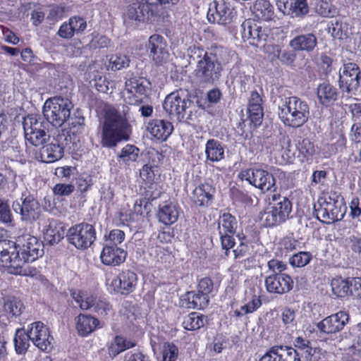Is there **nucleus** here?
I'll list each match as a JSON object with an SVG mask.
<instances>
[{
  "label": "nucleus",
  "mask_w": 361,
  "mask_h": 361,
  "mask_svg": "<svg viewBox=\"0 0 361 361\" xmlns=\"http://www.w3.org/2000/svg\"><path fill=\"white\" fill-rule=\"evenodd\" d=\"M259 221L261 224L267 227H274L283 223L280 215L272 207L269 202V206L259 214Z\"/></svg>",
  "instance_id": "58836bf2"
},
{
  "label": "nucleus",
  "mask_w": 361,
  "mask_h": 361,
  "mask_svg": "<svg viewBox=\"0 0 361 361\" xmlns=\"http://www.w3.org/2000/svg\"><path fill=\"white\" fill-rule=\"evenodd\" d=\"M68 22L75 34L83 32L87 27L86 20L80 16H73L69 18Z\"/></svg>",
  "instance_id": "6e6d98bb"
},
{
  "label": "nucleus",
  "mask_w": 361,
  "mask_h": 361,
  "mask_svg": "<svg viewBox=\"0 0 361 361\" xmlns=\"http://www.w3.org/2000/svg\"><path fill=\"white\" fill-rule=\"evenodd\" d=\"M317 93L319 102L324 106L330 105L338 98L337 89L329 82L319 85Z\"/></svg>",
  "instance_id": "72a5a7b5"
},
{
  "label": "nucleus",
  "mask_w": 361,
  "mask_h": 361,
  "mask_svg": "<svg viewBox=\"0 0 361 361\" xmlns=\"http://www.w3.org/2000/svg\"><path fill=\"white\" fill-rule=\"evenodd\" d=\"M137 283V274L130 270H124L112 279L110 287L114 293L128 295L135 290Z\"/></svg>",
  "instance_id": "6ab92c4d"
},
{
  "label": "nucleus",
  "mask_w": 361,
  "mask_h": 361,
  "mask_svg": "<svg viewBox=\"0 0 361 361\" xmlns=\"http://www.w3.org/2000/svg\"><path fill=\"white\" fill-rule=\"evenodd\" d=\"M3 312L9 317H17L20 316L25 308L23 302L17 297L7 295L2 298Z\"/></svg>",
  "instance_id": "f704fd0d"
},
{
  "label": "nucleus",
  "mask_w": 361,
  "mask_h": 361,
  "mask_svg": "<svg viewBox=\"0 0 361 361\" xmlns=\"http://www.w3.org/2000/svg\"><path fill=\"white\" fill-rule=\"evenodd\" d=\"M58 35L59 37L64 39H71L72 38L75 33L70 25L69 22H64L59 27L58 31Z\"/></svg>",
  "instance_id": "338daca9"
},
{
  "label": "nucleus",
  "mask_w": 361,
  "mask_h": 361,
  "mask_svg": "<svg viewBox=\"0 0 361 361\" xmlns=\"http://www.w3.org/2000/svg\"><path fill=\"white\" fill-rule=\"evenodd\" d=\"M240 34L245 42L253 46H258L261 42H266L269 30L263 27L260 23L252 19L245 20L240 26Z\"/></svg>",
  "instance_id": "2eb2a0df"
},
{
  "label": "nucleus",
  "mask_w": 361,
  "mask_h": 361,
  "mask_svg": "<svg viewBox=\"0 0 361 361\" xmlns=\"http://www.w3.org/2000/svg\"><path fill=\"white\" fill-rule=\"evenodd\" d=\"M65 234L64 229L61 224L51 222L44 233V240L50 245L59 243Z\"/></svg>",
  "instance_id": "ea45409f"
},
{
  "label": "nucleus",
  "mask_w": 361,
  "mask_h": 361,
  "mask_svg": "<svg viewBox=\"0 0 361 361\" xmlns=\"http://www.w3.org/2000/svg\"><path fill=\"white\" fill-rule=\"evenodd\" d=\"M278 108L279 117L285 126L299 128L308 121L309 105L298 97L281 99L278 104Z\"/></svg>",
  "instance_id": "39448f33"
},
{
  "label": "nucleus",
  "mask_w": 361,
  "mask_h": 361,
  "mask_svg": "<svg viewBox=\"0 0 361 361\" xmlns=\"http://www.w3.org/2000/svg\"><path fill=\"white\" fill-rule=\"evenodd\" d=\"M13 209L21 216L23 221H32L38 219L40 208L38 201L32 196L27 195L16 200L12 204Z\"/></svg>",
  "instance_id": "dca6fc26"
},
{
  "label": "nucleus",
  "mask_w": 361,
  "mask_h": 361,
  "mask_svg": "<svg viewBox=\"0 0 361 361\" xmlns=\"http://www.w3.org/2000/svg\"><path fill=\"white\" fill-rule=\"evenodd\" d=\"M348 320V314L346 312L340 311L326 317L317 323V326L323 333L336 334L344 328Z\"/></svg>",
  "instance_id": "aec40b11"
},
{
  "label": "nucleus",
  "mask_w": 361,
  "mask_h": 361,
  "mask_svg": "<svg viewBox=\"0 0 361 361\" xmlns=\"http://www.w3.org/2000/svg\"><path fill=\"white\" fill-rule=\"evenodd\" d=\"M312 255L308 252H299L290 258V264L293 267H303L310 263Z\"/></svg>",
  "instance_id": "3c124183"
},
{
  "label": "nucleus",
  "mask_w": 361,
  "mask_h": 361,
  "mask_svg": "<svg viewBox=\"0 0 361 361\" xmlns=\"http://www.w3.org/2000/svg\"><path fill=\"white\" fill-rule=\"evenodd\" d=\"M224 145L216 139H209L205 144L206 159L212 162H219L224 159Z\"/></svg>",
  "instance_id": "473e14b6"
},
{
  "label": "nucleus",
  "mask_w": 361,
  "mask_h": 361,
  "mask_svg": "<svg viewBox=\"0 0 361 361\" xmlns=\"http://www.w3.org/2000/svg\"><path fill=\"white\" fill-rule=\"evenodd\" d=\"M126 252L116 245L105 244L101 253V260L108 266H116L123 263L126 257Z\"/></svg>",
  "instance_id": "393cba45"
},
{
  "label": "nucleus",
  "mask_w": 361,
  "mask_h": 361,
  "mask_svg": "<svg viewBox=\"0 0 361 361\" xmlns=\"http://www.w3.org/2000/svg\"><path fill=\"white\" fill-rule=\"evenodd\" d=\"M295 56V54L292 51L286 49L280 50L278 54V59L286 65L291 64L294 61Z\"/></svg>",
  "instance_id": "69168bd1"
},
{
  "label": "nucleus",
  "mask_w": 361,
  "mask_h": 361,
  "mask_svg": "<svg viewBox=\"0 0 361 361\" xmlns=\"http://www.w3.org/2000/svg\"><path fill=\"white\" fill-rule=\"evenodd\" d=\"M259 361H300L297 350L283 345H274Z\"/></svg>",
  "instance_id": "4be33fe9"
},
{
  "label": "nucleus",
  "mask_w": 361,
  "mask_h": 361,
  "mask_svg": "<svg viewBox=\"0 0 361 361\" xmlns=\"http://www.w3.org/2000/svg\"><path fill=\"white\" fill-rule=\"evenodd\" d=\"M262 99L257 91H252L248 100L247 112L249 117L255 125L260 124L263 116Z\"/></svg>",
  "instance_id": "7c9ffc66"
},
{
  "label": "nucleus",
  "mask_w": 361,
  "mask_h": 361,
  "mask_svg": "<svg viewBox=\"0 0 361 361\" xmlns=\"http://www.w3.org/2000/svg\"><path fill=\"white\" fill-rule=\"evenodd\" d=\"M73 108V104L69 99L54 97L46 100L43 114L49 123L61 127L69 119Z\"/></svg>",
  "instance_id": "0eeeda50"
},
{
  "label": "nucleus",
  "mask_w": 361,
  "mask_h": 361,
  "mask_svg": "<svg viewBox=\"0 0 361 361\" xmlns=\"http://www.w3.org/2000/svg\"><path fill=\"white\" fill-rule=\"evenodd\" d=\"M252 11L255 18L265 21L271 20L274 15V8L267 0H257Z\"/></svg>",
  "instance_id": "c9c22d12"
},
{
  "label": "nucleus",
  "mask_w": 361,
  "mask_h": 361,
  "mask_svg": "<svg viewBox=\"0 0 361 361\" xmlns=\"http://www.w3.org/2000/svg\"><path fill=\"white\" fill-rule=\"evenodd\" d=\"M178 348L173 343H165L162 349V361H176Z\"/></svg>",
  "instance_id": "8fccbe9b"
},
{
  "label": "nucleus",
  "mask_w": 361,
  "mask_h": 361,
  "mask_svg": "<svg viewBox=\"0 0 361 361\" xmlns=\"http://www.w3.org/2000/svg\"><path fill=\"white\" fill-rule=\"evenodd\" d=\"M68 242L78 249L85 250L91 246L96 239L92 225L82 223L71 227L66 234Z\"/></svg>",
  "instance_id": "f8f14e48"
},
{
  "label": "nucleus",
  "mask_w": 361,
  "mask_h": 361,
  "mask_svg": "<svg viewBox=\"0 0 361 361\" xmlns=\"http://www.w3.org/2000/svg\"><path fill=\"white\" fill-rule=\"evenodd\" d=\"M30 338L34 345L43 351H49L52 348L53 337L49 330L42 322H37L31 324Z\"/></svg>",
  "instance_id": "a211bd4d"
},
{
  "label": "nucleus",
  "mask_w": 361,
  "mask_h": 361,
  "mask_svg": "<svg viewBox=\"0 0 361 361\" xmlns=\"http://www.w3.org/2000/svg\"><path fill=\"white\" fill-rule=\"evenodd\" d=\"M71 296L82 310H87L92 308L96 301V297L83 291H73L71 293Z\"/></svg>",
  "instance_id": "37998d69"
},
{
  "label": "nucleus",
  "mask_w": 361,
  "mask_h": 361,
  "mask_svg": "<svg viewBox=\"0 0 361 361\" xmlns=\"http://www.w3.org/2000/svg\"><path fill=\"white\" fill-rule=\"evenodd\" d=\"M295 312L290 308H285L281 314V319L283 324L288 328L296 325Z\"/></svg>",
  "instance_id": "052dcab7"
},
{
  "label": "nucleus",
  "mask_w": 361,
  "mask_h": 361,
  "mask_svg": "<svg viewBox=\"0 0 361 361\" xmlns=\"http://www.w3.org/2000/svg\"><path fill=\"white\" fill-rule=\"evenodd\" d=\"M269 202L280 215L281 220L285 222L289 219L292 211V203L288 198L281 196L280 194H273L269 197Z\"/></svg>",
  "instance_id": "c85d7f7f"
},
{
  "label": "nucleus",
  "mask_w": 361,
  "mask_h": 361,
  "mask_svg": "<svg viewBox=\"0 0 361 361\" xmlns=\"http://www.w3.org/2000/svg\"><path fill=\"white\" fill-rule=\"evenodd\" d=\"M157 169L155 165L146 164L140 171V176L144 180L152 181L154 177V171Z\"/></svg>",
  "instance_id": "680f3d73"
},
{
  "label": "nucleus",
  "mask_w": 361,
  "mask_h": 361,
  "mask_svg": "<svg viewBox=\"0 0 361 361\" xmlns=\"http://www.w3.org/2000/svg\"><path fill=\"white\" fill-rule=\"evenodd\" d=\"M207 317L198 312H192L184 317L183 326L188 331H195L204 326Z\"/></svg>",
  "instance_id": "a19ab883"
},
{
  "label": "nucleus",
  "mask_w": 361,
  "mask_h": 361,
  "mask_svg": "<svg viewBox=\"0 0 361 361\" xmlns=\"http://www.w3.org/2000/svg\"><path fill=\"white\" fill-rule=\"evenodd\" d=\"M126 91L132 94H145L150 87V82L144 78H132L125 83Z\"/></svg>",
  "instance_id": "e433bc0d"
},
{
  "label": "nucleus",
  "mask_w": 361,
  "mask_h": 361,
  "mask_svg": "<svg viewBox=\"0 0 361 361\" xmlns=\"http://www.w3.org/2000/svg\"><path fill=\"white\" fill-rule=\"evenodd\" d=\"M213 282L210 278L205 277L202 279L197 285V291L200 292L202 295L206 296V298H209V294L213 290Z\"/></svg>",
  "instance_id": "13d9d810"
},
{
  "label": "nucleus",
  "mask_w": 361,
  "mask_h": 361,
  "mask_svg": "<svg viewBox=\"0 0 361 361\" xmlns=\"http://www.w3.org/2000/svg\"><path fill=\"white\" fill-rule=\"evenodd\" d=\"M76 329L79 335L87 336L93 332L99 326V321L94 317L80 314L76 318Z\"/></svg>",
  "instance_id": "2f4dec72"
},
{
  "label": "nucleus",
  "mask_w": 361,
  "mask_h": 361,
  "mask_svg": "<svg viewBox=\"0 0 361 361\" xmlns=\"http://www.w3.org/2000/svg\"><path fill=\"white\" fill-rule=\"evenodd\" d=\"M314 209L317 219L326 224L342 220L345 213V207L330 197L319 198Z\"/></svg>",
  "instance_id": "9d476101"
},
{
  "label": "nucleus",
  "mask_w": 361,
  "mask_h": 361,
  "mask_svg": "<svg viewBox=\"0 0 361 361\" xmlns=\"http://www.w3.org/2000/svg\"><path fill=\"white\" fill-rule=\"evenodd\" d=\"M135 346V343L122 336H116L109 348V353L116 356L120 353Z\"/></svg>",
  "instance_id": "de8ad7c7"
},
{
  "label": "nucleus",
  "mask_w": 361,
  "mask_h": 361,
  "mask_svg": "<svg viewBox=\"0 0 361 361\" xmlns=\"http://www.w3.org/2000/svg\"><path fill=\"white\" fill-rule=\"evenodd\" d=\"M30 330L26 333L23 329H17L14 337V347L18 354H25L30 346Z\"/></svg>",
  "instance_id": "79ce46f5"
},
{
  "label": "nucleus",
  "mask_w": 361,
  "mask_h": 361,
  "mask_svg": "<svg viewBox=\"0 0 361 361\" xmlns=\"http://www.w3.org/2000/svg\"><path fill=\"white\" fill-rule=\"evenodd\" d=\"M49 123L37 114H29L24 118L23 126L25 137L33 146H40L49 140Z\"/></svg>",
  "instance_id": "6e6552de"
},
{
  "label": "nucleus",
  "mask_w": 361,
  "mask_h": 361,
  "mask_svg": "<svg viewBox=\"0 0 361 361\" xmlns=\"http://www.w3.org/2000/svg\"><path fill=\"white\" fill-rule=\"evenodd\" d=\"M139 154L140 149L136 146L126 145L118 155V159L119 161H122L126 165H130V163L137 159Z\"/></svg>",
  "instance_id": "a18cd8bd"
},
{
  "label": "nucleus",
  "mask_w": 361,
  "mask_h": 361,
  "mask_svg": "<svg viewBox=\"0 0 361 361\" xmlns=\"http://www.w3.org/2000/svg\"><path fill=\"white\" fill-rule=\"evenodd\" d=\"M180 0H132L123 14L126 27H133L150 18L164 19L168 16L166 9Z\"/></svg>",
  "instance_id": "7ed1b4c3"
},
{
  "label": "nucleus",
  "mask_w": 361,
  "mask_h": 361,
  "mask_svg": "<svg viewBox=\"0 0 361 361\" xmlns=\"http://www.w3.org/2000/svg\"><path fill=\"white\" fill-rule=\"evenodd\" d=\"M17 245L22 259H25V267L30 269L27 264L32 262L44 254L43 244L36 237L26 233L17 238Z\"/></svg>",
  "instance_id": "4468645a"
},
{
  "label": "nucleus",
  "mask_w": 361,
  "mask_h": 361,
  "mask_svg": "<svg viewBox=\"0 0 361 361\" xmlns=\"http://www.w3.org/2000/svg\"><path fill=\"white\" fill-rule=\"evenodd\" d=\"M331 290L334 295L343 298L352 294L351 284L349 281L342 278H335L331 283Z\"/></svg>",
  "instance_id": "c03bdc74"
},
{
  "label": "nucleus",
  "mask_w": 361,
  "mask_h": 361,
  "mask_svg": "<svg viewBox=\"0 0 361 361\" xmlns=\"http://www.w3.org/2000/svg\"><path fill=\"white\" fill-rule=\"evenodd\" d=\"M308 12L307 0H290L289 15L292 17H302Z\"/></svg>",
  "instance_id": "09e8293b"
},
{
  "label": "nucleus",
  "mask_w": 361,
  "mask_h": 361,
  "mask_svg": "<svg viewBox=\"0 0 361 361\" xmlns=\"http://www.w3.org/2000/svg\"><path fill=\"white\" fill-rule=\"evenodd\" d=\"M0 263L3 267L11 270L10 272L22 276L32 275L35 269L30 270L25 267V259H22L20 252L16 241L0 240Z\"/></svg>",
  "instance_id": "423d86ee"
},
{
  "label": "nucleus",
  "mask_w": 361,
  "mask_h": 361,
  "mask_svg": "<svg viewBox=\"0 0 361 361\" xmlns=\"http://www.w3.org/2000/svg\"><path fill=\"white\" fill-rule=\"evenodd\" d=\"M130 110L128 105L123 104L121 109H110L106 112L101 135L102 147L112 148L129 139L131 133L128 122Z\"/></svg>",
  "instance_id": "f03ea898"
},
{
  "label": "nucleus",
  "mask_w": 361,
  "mask_h": 361,
  "mask_svg": "<svg viewBox=\"0 0 361 361\" xmlns=\"http://www.w3.org/2000/svg\"><path fill=\"white\" fill-rule=\"evenodd\" d=\"M125 239V233L120 229H114L110 231L106 244L116 245L121 244Z\"/></svg>",
  "instance_id": "4d7b16f0"
},
{
  "label": "nucleus",
  "mask_w": 361,
  "mask_h": 361,
  "mask_svg": "<svg viewBox=\"0 0 361 361\" xmlns=\"http://www.w3.org/2000/svg\"><path fill=\"white\" fill-rule=\"evenodd\" d=\"M148 49L150 56L157 64L166 62L169 58L167 44L164 38L159 35H153L149 39Z\"/></svg>",
  "instance_id": "5701e85b"
},
{
  "label": "nucleus",
  "mask_w": 361,
  "mask_h": 361,
  "mask_svg": "<svg viewBox=\"0 0 361 361\" xmlns=\"http://www.w3.org/2000/svg\"><path fill=\"white\" fill-rule=\"evenodd\" d=\"M123 361H150L149 357L140 351H129L125 354Z\"/></svg>",
  "instance_id": "e2e57ef3"
},
{
  "label": "nucleus",
  "mask_w": 361,
  "mask_h": 361,
  "mask_svg": "<svg viewBox=\"0 0 361 361\" xmlns=\"http://www.w3.org/2000/svg\"><path fill=\"white\" fill-rule=\"evenodd\" d=\"M361 71L359 66L354 63L344 64L339 73V87L345 92L357 90L360 86Z\"/></svg>",
  "instance_id": "f3484780"
},
{
  "label": "nucleus",
  "mask_w": 361,
  "mask_h": 361,
  "mask_svg": "<svg viewBox=\"0 0 361 361\" xmlns=\"http://www.w3.org/2000/svg\"><path fill=\"white\" fill-rule=\"evenodd\" d=\"M0 221L4 224L12 221V214L9 204L6 200L0 199Z\"/></svg>",
  "instance_id": "5fc2aeb1"
},
{
  "label": "nucleus",
  "mask_w": 361,
  "mask_h": 361,
  "mask_svg": "<svg viewBox=\"0 0 361 361\" xmlns=\"http://www.w3.org/2000/svg\"><path fill=\"white\" fill-rule=\"evenodd\" d=\"M237 227L236 219L230 213H224L220 216L218 222L219 235L234 234Z\"/></svg>",
  "instance_id": "4c0bfd02"
},
{
  "label": "nucleus",
  "mask_w": 361,
  "mask_h": 361,
  "mask_svg": "<svg viewBox=\"0 0 361 361\" xmlns=\"http://www.w3.org/2000/svg\"><path fill=\"white\" fill-rule=\"evenodd\" d=\"M269 269L274 274H282L281 272L286 269V264L278 259H271L267 264Z\"/></svg>",
  "instance_id": "0e129e2a"
},
{
  "label": "nucleus",
  "mask_w": 361,
  "mask_h": 361,
  "mask_svg": "<svg viewBox=\"0 0 361 361\" xmlns=\"http://www.w3.org/2000/svg\"><path fill=\"white\" fill-rule=\"evenodd\" d=\"M215 192V188L211 184H201L193 190L192 201L198 206H208L212 203Z\"/></svg>",
  "instance_id": "c756f323"
},
{
  "label": "nucleus",
  "mask_w": 361,
  "mask_h": 361,
  "mask_svg": "<svg viewBox=\"0 0 361 361\" xmlns=\"http://www.w3.org/2000/svg\"><path fill=\"white\" fill-rule=\"evenodd\" d=\"M130 59L124 54L112 55L109 61L108 68L112 71H121L130 65Z\"/></svg>",
  "instance_id": "49530a36"
},
{
  "label": "nucleus",
  "mask_w": 361,
  "mask_h": 361,
  "mask_svg": "<svg viewBox=\"0 0 361 361\" xmlns=\"http://www.w3.org/2000/svg\"><path fill=\"white\" fill-rule=\"evenodd\" d=\"M147 130L152 137L164 141L172 133L173 127L169 121L156 119L149 122Z\"/></svg>",
  "instance_id": "bb28decb"
},
{
  "label": "nucleus",
  "mask_w": 361,
  "mask_h": 361,
  "mask_svg": "<svg viewBox=\"0 0 361 361\" xmlns=\"http://www.w3.org/2000/svg\"><path fill=\"white\" fill-rule=\"evenodd\" d=\"M329 32L331 33L334 38L343 39V37L346 36V31L343 30L342 23L335 20L331 22L329 26Z\"/></svg>",
  "instance_id": "864d4df0"
},
{
  "label": "nucleus",
  "mask_w": 361,
  "mask_h": 361,
  "mask_svg": "<svg viewBox=\"0 0 361 361\" xmlns=\"http://www.w3.org/2000/svg\"><path fill=\"white\" fill-rule=\"evenodd\" d=\"M242 180H247L250 184L259 189L263 192H275L276 180L272 173L257 168L242 170L238 174Z\"/></svg>",
  "instance_id": "9b49d317"
},
{
  "label": "nucleus",
  "mask_w": 361,
  "mask_h": 361,
  "mask_svg": "<svg viewBox=\"0 0 361 361\" xmlns=\"http://www.w3.org/2000/svg\"><path fill=\"white\" fill-rule=\"evenodd\" d=\"M298 149L300 154L307 159L312 157L316 152L314 144L308 139H303L299 142Z\"/></svg>",
  "instance_id": "603ef678"
},
{
  "label": "nucleus",
  "mask_w": 361,
  "mask_h": 361,
  "mask_svg": "<svg viewBox=\"0 0 361 361\" xmlns=\"http://www.w3.org/2000/svg\"><path fill=\"white\" fill-rule=\"evenodd\" d=\"M179 216V208L172 201L164 202L160 204L157 213L159 221L165 224L171 225L177 221Z\"/></svg>",
  "instance_id": "a878e982"
},
{
  "label": "nucleus",
  "mask_w": 361,
  "mask_h": 361,
  "mask_svg": "<svg viewBox=\"0 0 361 361\" xmlns=\"http://www.w3.org/2000/svg\"><path fill=\"white\" fill-rule=\"evenodd\" d=\"M209 298L202 295L200 292H187L180 299V305L188 309H204L209 304Z\"/></svg>",
  "instance_id": "cd10ccee"
},
{
  "label": "nucleus",
  "mask_w": 361,
  "mask_h": 361,
  "mask_svg": "<svg viewBox=\"0 0 361 361\" xmlns=\"http://www.w3.org/2000/svg\"><path fill=\"white\" fill-rule=\"evenodd\" d=\"M237 12L232 4L225 0H214L210 3L207 19L210 23L227 25L235 21Z\"/></svg>",
  "instance_id": "ddd939ff"
},
{
  "label": "nucleus",
  "mask_w": 361,
  "mask_h": 361,
  "mask_svg": "<svg viewBox=\"0 0 361 361\" xmlns=\"http://www.w3.org/2000/svg\"><path fill=\"white\" fill-rule=\"evenodd\" d=\"M75 186L72 184L57 183L53 188L54 194L58 196H68L73 192Z\"/></svg>",
  "instance_id": "bf43d9fd"
},
{
  "label": "nucleus",
  "mask_w": 361,
  "mask_h": 361,
  "mask_svg": "<svg viewBox=\"0 0 361 361\" xmlns=\"http://www.w3.org/2000/svg\"><path fill=\"white\" fill-rule=\"evenodd\" d=\"M288 45L294 51L310 53L317 46V37L312 32L297 35L290 40Z\"/></svg>",
  "instance_id": "b1692460"
},
{
  "label": "nucleus",
  "mask_w": 361,
  "mask_h": 361,
  "mask_svg": "<svg viewBox=\"0 0 361 361\" xmlns=\"http://www.w3.org/2000/svg\"><path fill=\"white\" fill-rule=\"evenodd\" d=\"M190 59L197 63L194 73L198 82L212 85L220 78L223 66L228 63L229 54L222 47H212L209 52L195 47L190 49Z\"/></svg>",
  "instance_id": "f257e3e1"
},
{
  "label": "nucleus",
  "mask_w": 361,
  "mask_h": 361,
  "mask_svg": "<svg viewBox=\"0 0 361 361\" xmlns=\"http://www.w3.org/2000/svg\"><path fill=\"white\" fill-rule=\"evenodd\" d=\"M165 111L180 122L190 123L195 121L200 114V108L183 90L168 94L163 103Z\"/></svg>",
  "instance_id": "20e7f679"
},
{
  "label": "nucleus",
  "mask_w": 361,
  "mask_h": 361,
  "mask_svg": "<svg viewBox=\"0 0 361 361\" xmlns=\"http://www.w3.org/2000/svg\"><path fill=\"white\" fill-rule=\"evenodd\" d=\"M71 140L68 132L62 130L54 138V142L42 147L37 159L45 163H52L61 159L64 149L69 145Z\"/></svg>",
  "instance_id": "1a4fd4ad"
},
{
  "label": "nucleus",
  "mask_w": 361,
  "mask_h": 361,
  "mask_svg": "<svg viewBox=\"0 0 361 361\" xmlns=\"http://www.w3.org/2000/svg\"><path fill=\"white\" fill-rule=\"evenodd\" d=\"M233 234L219 235L221 246L224 250H226V255L228 256V251L229 249L234 246L235 242L233 238Z\"/></svg>",
  "instance_id": "774afa93"
},
{
  "label": "nucleus",
  "mask_w": 361,
  "mask_h": 361,
  "mask_svg": "<svg viewBox=\"0 0 361 361\" xmlns=\"http://www.w3.org/2000/svg\"><path fill=\"white\" fill-rule=\"evenodd\" d=\"M265 286L269 293L283 294L293 286V281L288 274H274L265 279Z\"/></svg>",
  "instance_id": "412c9836"
}]
</instances>
